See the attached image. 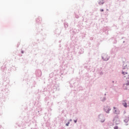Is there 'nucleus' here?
Returning a JSON list of instances; mask_svg holds the SVG:
<instances>
[{
    "instance_id": "f257e3e1",
    "label": "nucleus",
    "mask_w": 129,
    "mask_h": 129,
    "mask_svg": "<svg viewBox=\"0 0 129 129\" xmlns=\"http://www.w3.org/2000/svg\"><path fill=\"white\" fill-rule=\"evenodd\" d=\"M122 74L126 79H129V68L127 67H125L122 71Z\"/></svg>"
},
{
    "instance_id": "f03ea898",
    "label": "nucleus",
    "mask_w": 129,
    "mask_h": 129,
    "mask_svg": "<svg viewBox=\"0 0 129 129\" xmlns=\"http://www.w3.org/2000/svg\"><path fill=\"white\" fill-rule=\"evenodd\" d=\"M114 121L115 122L116 124H118L119 123V118L118 116H116L114 118Z\"/></svg>"
},
{
    "instance_id": "7ed1b4c3",
    "label": "nucleus",
    "mask_w": 129,
    "mask_h": 129,
    "mask_svg": "<svg viewBox=\"0 0 129 129\" xmlns=\"http://www.w3.org/2000/svg\"><path fill=\"white\" fill-rule=\"evenodd\" d=\"M104 110H105V111H106V112L107 113H109V111H110V110H111V109L109 106H106L104 108Z\"/></svg>"
},
{
    "instance_id": "20e7f679",
    "label": "nucleus",
    "mask_w": 129,
    "mask_h": 129,
    "mask_svg": "<svg viewBox=\"0 0 129 129\" xmlns=\"http://www.w3.org/2000/svg\"><path fill=\"white\" fill-rule=\"evenodd\" d=\"M102 59H103L104 61H107L109 58L108 57V56L107 55V54H103L102 55Z\"/></svg>"
},
{
    "instance_id": "39448f33",
    "label": "nucleus",
    "mask_w": 129,
    "mask_h": 129,
    "mask_svg": "<svg viewBox=\"0 0 129 129\" xmlns=\"http://www.w3.org/2000/svg\"><path fill=\"white\" fill-rule=\"evenodd\" d=\"M113 109L114 110V113H115L116 114H119V110L117 109V108L113 107Z\"/></svg>"
},
{
    "instance_id": "423d86ee",
    "label": "nucleus",
    "mask_w": 129,
    "mask_h": 129,
    "mask_svg": "<svg viewBox=\"0 0 129 129\" xmlns=\"http://www.w3.org/2000/svg\"><path fill=\"white\" fill-rule=\"evenodd\" d=\"M122 104L123 105L124 107H127V104L126 103L125 100L122 101Z\"/></svg>"
},
{
    "instance_id": "0eeeda50",
    "label": "nucleus",
    "mask_w": 129,
    "mask_h": 129,
    "mask_svg": "<svg viewBox=\"0 0 129 129\" xmlns=\"http://www.w3.org/2000/svg\"><path fill=\"white\" fill-rule=\"evenodd\" d=\"M114 129H118V126H115L114 127Z\"/></svg>"
},
{
    "instance_id": "6e6552de",
    "label": "nucleus",
    "mask_w": 129,
    "mask_h": 129,
    "mask_svg": "<svg viewBox=\"0 0 129 129\" xmlns=\"http://www.w3.org/2000/svg\"><path fill=\"white\" fill-rule=\"evenodd\" d=\"M70 123V122H68V123L66 124L67 126H68V125H69Z\"/></svg>"
},
{
    "instance_id": "1a4fd4ad",
    "label": "nucleus",
    "mask_w": 129,
    "mask_h": 129,
    "mask_svg": "<svg viewBox=\"0 0 129 129\" xmlns=\"http://www.w3.org/2000/svg\"><path fill=\"white\" fill-rule=\"evenodd\" d=\"M101 2H102V5H103V1L100 2V3H99L100 5H101Z\"/></svg>"
},
{
    "instance_id": "9d476101",
    "label": "nucleus",
    "mask_w": 129,
    "mask_h": 129,
    "mask_svg": "<svg viewBox=\"0 0 129 129\" xmlns=\"http://www.w3.org/2000/svg\"><path fill=\"white\" fill-rule=\"evenodd\" d=\"M103 11H104L103 9H101L100 10V12H103Z\"/></svg>"
},
{
    "instance_id": "9b49d317",
    "label": "nucleus",
    "mask_w": 129,
    "mask_h": 129,
    "mask_svg": "<svg viewBox=\"0 0 129 129\" xmlns=\"http://www.w3.org/2000/svg\"><path fill=\"white\" fill-rule=\"evenodd\" d=\"M124 121L125 122H127V120H124Z\"/></svg>"
},
{
    "instance_id": "f8f14e48",
    "label": "nucleus",
    "mask_w": 129,
    "mask_h": 129,
    "mask_svg": "<svg viewBox=\"0 0 129 129\" xmlns=\"http://www.w3.org/2000/svg\"><path fill=\"white\" fill-rule=\"evenodd\" d=\"M75 122L76 123L77 122V120H75Z\"/></svg>"
},
{
    "instance_id": "ddd939ff",
    "label": "nucleus",
    "mask_w": 129,
    "mask_h": 129,
    "mask_svg": "<svg viewBox=\"0 0 129 129\" xmlns=\"http://www.w3.org/2000/svg\"><path fill=\"white\" fill-rule=\"evenodd\" d=\"M126 85H129V82H128L127 84H126Z\"/></svg>"
},
{
    "instance_id": "4468645a",
    "label": "nucleus",
    "mask_w": 129,
    "mask_h": 129,
    "mask_svg": "<svg viewBox=\"0 0 129 129\" xmlns=\"http://www.w3.org/2000/svg\"><path fill=\"white\" fill-rule=\"evenodd\" d=\"M104 121V120H103V121H102V122H103Z\"/></svg>"
}]
</instances>
